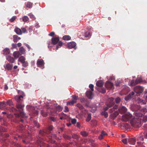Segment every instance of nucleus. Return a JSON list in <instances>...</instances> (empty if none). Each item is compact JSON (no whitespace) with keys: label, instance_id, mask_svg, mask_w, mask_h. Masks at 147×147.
I'll return each instance as SVG.
<instances>
[{"label":"nucleus","instance_id":"f257e3e1","mask_svg":"<svg viewBox=\"0 0 147 147\" xmlns=\"http://www.w3.org/2000/svg\"><path fill=\"white\" fill-rule=\"evenodd\" d=\"M78 99V96L73 95L72 96L71 100L70 101L67 102V105H73L74 103L76 102V100Z\"/></svg>","mask_w":147,"mask_h":147},{"label":"nucleus","instance_id":"f03ea898","mask_svg":"<svg viewBox=\"0 0 147 147\" xmlns=\"http://www.w3.org/2000/svg\"><path fill=\"white\" fill-rule=\"evenodd\" d=\"M78 34L80 36H83L87 37L90 35V33L88 32H85L84 29H82L79 32Z\"/></svg>","mask_w":147,"mask_h":147},{"label":"nucleus","instance_id":"7ed1b4c3","mask_svg":"<svg viewBox=\"0 0 147 147\" xmlns=\"http://www.w3.org/2000/svg\"><path fill=\"white\" fill-rule=\"evenodd\" d=\"M138 120L136 119H134L131 121V125L135 128H138L140 125V123L138 122Z\"/></svg>","mask_w":147,"mask_h":147},{"label":"nucleus","instance_id":"20e7f679","mask_svg":"<svg viewBox=\"0 0 147 147\" xmlns=\"http://www.w3.org/2000/svg\"><path fill=\"white\" fill-rule=\"evenodd\" d=\"M134 90L137 94L140 93L143 91L144 88L142 87L138 86L134 88Z\"/></svg>","mask_w":147,"mask_h":147},{"label":"nucleus","instance_id":"39448f33","mask_svg":"<svg viewBox=\"0 0 147 147\" xmlns=\"http://www.w3.org/2000/svg\"><path fill=\"white\" fill-rule=\"evenodd\" d=\"M44 62L42 59H38L37 62V65L38 67H42V69L44 68Z\"/></svg>","mask_w":147,"mask_h":147},{"label":"nucleus","instance_id":"423d86ee","mask_svg":"<svg viewBox=\"0 0 147 147\" xmlns=\"http://www.w3.org/2000/svg\"><path fill=\"white\" fill-rule=\"evenodd\" d=\"M67 47L69 49L74 48L75 49H76V43L74 41L71 42L67 43Z\"/></svg>","mask_w":147,"mask_h":147},{"label":"nucleus","instance_id":"0eeeda50","mask_svg":"<svg viewBox=\"0 0 147 147\" xmlns=\"http://www.w3.org/2000/svg\"><path fill=\"white\" fill-rule=\"evenodd\" d=\"M105 86L107 88H114L113 84L108 81L107 82L105 83Z\"/></svg>","mask_w":147,"mask_h":147},{"label":"nucleus","instance_id":"6e6552de","mask_svg":"<svg viewBox=\"0 0 147 147\" xmlns=\"http://www.w3.org/2000/svg\"><path fill=\"white\" fill-rule=\"evenodd\" d=\"M109 100L111 101V102H110L109 104L107 105V108L106 109L104 108V109L105 111L107 110L109 108L111 107L113 104L114 102H113L114 100V99L113 98H110L109 99Z\"/></svg>","mask_w":147,"mask_h":147},{"label":"nucleus","instance_id":"1a4fd4ad","mask_svg":"<svg viewBox=\"0 0 147 147\" xmlns=\"http://www.w3.org/2000/svg\"><path fill=\"white\" fill-rule=\"evenodd\" d=\"M13 65L12 64H11L9 63H7L4 65V67L6 69H7L8 70H11Z\"/></svg>","mask_w":147,"mask_h":147},{"label":"nucleus","instance_id":"9d476101","mask_svg":"<svg viewBox=\"0 0 147 147\" xmlns=\"http://www.w3.org/2000/svg\"><path fill=\"white\" fill-rule=\"evenodd\" d=\"M59 37L53 38L51 39L52 43L54 45H56L59 42Z\"/></svg>","mask_w":147,"mask_h":147},{"label":"nucleus","instance_id":"9b49d317","mask_svg":"<svg viewBox=\"0 0 147 147\" xmlns=\"http://www.w3.org/2000/svg\"><path fill=\"white\" fill-rule=\"evenodd\" d=\"M86 95L89 98H92L93 97V94L91 91L90 90L86 92Z\"/></svg>","mask_w":147,"mask_h":147},{"label":"nucleus","instance_id":"f8f14e48","mask_svg":"<svg viewBox=\"0 0 147 147\" xmlns=\"http://www.w3.org/2000/svg\"><path fill=\"white\" fill-rule=\"evenodd\" d=\"M23 98V96L21 95L16 96L15 97V99L17 102H19L22 100Z\"/></svg>","mask_w":147,"mask_h":147},{"label":"nucleus","instance_id":"ddd939ff","mask_svg":"<svg viewBox=\"0 0 147 147\" xmlns=\"http://www.w3.org/2000/svg\"><path fill=\"white\" fill-rule=\"evenodd\" d=\"M127 110V109L124 107H122L119 109V111L120 113L122 114L125 113Z\"/></svg>","mask_w":147,"mask_h":147},{"label":"nucleus","instance_id":"4468645a","mask_svg":"<svg viewBox=\"0 0 147 147\" xmlns=\"http://www.w3.org/2000/svg\"><path fill=\"white\" fill-rule=\"evenodd\" d=\"M6 59L9 62L11 63H13L14 61V58L10 56H8L7 57Z\"/></svg>","mask_w":147,"mask_h":147},{"label":"nucleus","instance_id":"2eb2a0df","mask_svg":"<svg viewBox=\"0 0 147 147\" xmlns=\"http://www.w3.org/2000/svg\"><path fill=\"white\" fill-rule=\"evenodd\" d=\"M14 31L18 35H20L22 34L21 30L18 27H16L14 29Z\"/></svg>","mask_w":147,"mask_h":147},{"label":"nucleus","instance_id":"dca6fc26","mask_svg":"<svg viewBox=\"0 0 147 147\" xmlns=\"http://www.w3.org/2000/svg\"><path fill=\"white\" fill-rule=\"evenodd\" d=\"M107 135V134L104 131H102L101 132V134L98 137L99 139L100 140L102 139L103 137Z\"/></svg>","mask_w":147,"mask_h":147},{"label":"nucleus","instance_id":"f3484780","mask_svg":"<svg viewBox=\"0 0 147 147\" xmlns=\"http://www.w3.org/2000/svg\"><path fill=\"white\" fill-rule=\"evenodd\" d=\"M20 55V53L18 51H15L13 53V56L15 58H18Z\"/></svg>","mask_w":147,"mask_h":147},{"label":"nucleus","instance_id":"a211bd4d","mask_svg":"<svg viewBox=\"0 0 147 147\" xmlns=\"http://www.w3.org/2000/svg\"><path fill=\"white\" fill-rule=\"evenodd\" d=\"M62 39L65 40H69L71 39V37L68 35H66L63 37Z\"/></svg>","mask_w":147,"mask_h":147},{"label":"nucleus","instance_id":"6ab92c4d","mask_svg":"<svg viewBox=\"0 0 147 147\" xmlns=\"http://www.w3.org/2000/svg\"><path fill=\"white\" fill-rule=\"evenodd\" d=\"M13 41L14 42H17L18 40L20 39V38L18 37V36L16 35H14L13 36Z\"/></svg>","mask_w":147,"mask_h":147},{"label":"nucleus","instance_id":"aec40b11","mask_svg":"<svg viewBox=\"0 0 147 147\" xmlns=\"http://www.w3.org/2000/svg\"><path fill=\"white\" fill-rule=\"evenodd\" d=\"M128 142L130 144L134 145L135 144V140L133 138H130L128 139Z\"/></svg>","mask_w":147,"mask_h":147},{"label":"nucleus","instance_id":"412c9836","mask_svg":"<svg viewBox=\"0 0 147 147\" xmlns=\"http://www.w3.org/2000/svg\"><path fill=\"white\" fill-rule=\"evenodd\" d=\"M33 3L30 2H28L26 4V6L27 7L29 8H31L32 6Z\"/></svg>","mask_w":147,"mask_h":147},{"label":"nucleus","instance_id":"4be33fe9","mask_svg":"<svg viewBox=\"0 0 147 147\" xmlns=\"http://www.w3.org/2000/svg\"><path fill=\"white\" fill-rule=\"evenodd\" d=\"M25 58L23 56H22L19 58L18 60L22 63L25 61Z\"/></svg>","mask_w":147,"mask_h":147},{"label":"nucleus","instance_id":"5701e85b","mask_svg":"<svg viewBox=\"0 0 147 147\" xmlns=\"http://www.w3.org/2000/svg\"><path fill=\"white\" fill-rule=\"evenodd\" d=\"M96 85L98 86L101 87L103 85V83L101 80L98 81L96 84Z\"/></svg>","mask_w":147,"mask_h":147},{"label":"nucleus","instance_id":"b1692460","mask_svg":"<svg viewBox=\"0 0 147 147\" xmlns=\"http://www.w3.org/2000/svg\"><path fill=\"white\" fill-rule=\"evenodd\" d=\"M134 94V92H132L127 97H126L125 98V99L126 100H128L131 98V96H133Z\"/></svg>","mask_w":147,"mask_h":147},{"label":"nucleus","instance_id":"393cba45","mask_svg":"<svg viewBox=\"0 0 147 147\" xmlns=\"http://www.w3.org/2000/svg\"><path fill=\"white\" fill-rule=\"evenodd\" d=\"M80 134L82 136L86 137L88 136V134L87 132L85 131H82L80 132Z\"/></svg>","mask_w":147,"mask_h":147},{"label":"nucleus","instance_id":"a878e982","mask_svg":"<svg viewBox=\"0 0 147 147\" xmlns=\"http://www.w3.org/2000/svg\"><path fill=\"white\" fill-rule=\"evenodd\" d=\"M19 50L20 52L23 54H24L25 53V50L22 47L20 48Z\"/></svg>","mask_w":147,"mask_h":147},{"label":"nucleus","instance_id":"bb28decb","mask_svg":"<svg viewBox=\"0 0 147 147\" xmlns=\"http://www.w3.org/2000/svg\"><path fill=\"white\" fill-rule=\"evenodd\" d=\"M24 105L20 103H18L16 105L17 108L18 109H22V108L24 107Z\"/></svg>","mask_w":147,"mask_h":147},{"label":"nucleus","instance_id":"cd10ccee","mask_svg":"<svg viewBox=\"0 0 147 147\" xmlns=\"http://www.w3.org/2000/svg\"><path fill=\"white\" fill-rule=\"evenodd\" d=\"M63 45V43L62 42L60 41L59 42L58 45L57 46L56 48V50H57L59 47H61Z\"/></svg>","mask_w":147,"mask_h":147},{"label":"nucleus","instance_id":"c85d7f7f","mask_svg":"<svg viewBox=\"0 0 147 147\" xmlns=\"http://www.w3.org/2000/svg\"><path fill=\"white\" fill-rule=\"evenodd\" d=\"M137 84V83L136 80L134 81V80H132L131 82L130 85L131 86H133L136 85Z\"/></svg>","mask_w":147,"mask_h":147},{"label":"nucleus","instance_id":"c756f323","mask_svg":"<svg viewBox=\"0 0 147 147\" xmlns=\"http://www.w3.org/2000/svg\"><path fill=\"white\" fill-rule=\"evenodd\" d=\"M28 19V17L26 16H24L22 18V20L24 22H27Z\"/></svg>","mask_w":147,"mask_h":147},{"label":"nucleus","instance_id":"7c9ffc66","mask_svg":"<svg viewBox=\"0 0 147 147\" xmlns=\"http://www.w3.org/2000/svg\"><path fill=\"white\" fill-rule=\"evenodd\" d=\"M142 80L141 78H137L136 80V81L137 83L138 84L142 82Z\"/></svg>","mask_w":147,"mask_h":147},{"label":"nucleus","instance_id":"2f4dec72","mask_svg":"<svg viewBox=\"0 0 147 147\" xmlns=\"http://www.w3.org/2000/svg\"><path fill=\"white\" fill-rule=\"evenodd\" d=\"M28 15L30 16V17L33 20L35 19L36 18L31 13H30L28 14Z\"/></svg>","mask_w":147,"mask_h":147},{"label":"nucleus","instance_id":"473e14b6","mask_svg":"<svg viewBox=\"0 0 147 147\" xmlns=\"http://www.w3.org/2000/svg\"><path fill=\"white\" fill-rule=\"evenodd\" d=\"M10 53V51L8 49H5L4 50V53L5 54H8Z\"/></svg>","mask_w":147,"mask_h":147},{"label":"nucleus","instance_id":"72a5a7b5","mask_svg":"<svg viewBox=\"0 0 147 147\" xmlns=\"http://www.w3.org/2000/svg\"><path fill=\"white\" fill-rule=\"evenodd\" d=\"M22 66L24 67H26L28 65V63L27 61H24L22 63Z\"/></svg>","mask_w":147,"mask_h":147},{"label":"nucleus","instance_id":"f704fd0d","mask_svg":"<svg viewBox=\"0 0 147 147\" xmlns=\"http://www.w3.org/2000/svg\"><path fill=\"white\" fill-rule=\"evenodd\" d=\"M102 115L104 116L105 118L108 117V114L107 112H102L101 113Z\"/></svg>","mask_w":147,"mask_h":147},{"label":"nucleus","instance_id":"c9c22d12","mask_svg":"<svg viewBox=\"0 0 147 147\" xmlns=\"http://www.w3.org/2000/svg\"><path fill=\"white\" fill-rule=\"evenodd\" d=\"M76 106L81 110L82 109H83V106L80 104H77Z\"/></svg>","mask_w":147,"mask_h":147},{"label":"nucleus","instance_id":"e433bc0d","mask_svg":"<svg viewBox=\"0 0 147 147\" xmlns=\"http://www.w3.org/2000/svg\"><path fill=\"white\" fill-rule=\"evenodd\" d=\"M91 115L88 114L86 118V121L88 122L91 119Z\"/></svg>","mask_w":147,"mask_h":147},{"label":"nucleus","instance_id":"4c0bfd02","mask_svg":"<svg viewBox=\"0 0 147 147\" xmlns=\"http://www.w3.org/2000/svg\"><path fill=\"white\" fill-rule=\"evenodd\" d=\"M16 16H13L9 20L10 22H13L16 19Z\"/></svg>","mask_w":147,"mask_h":147},{"label":"nucleus","instance_id":"58836bf2","mask_svg":"<svg viewBox=\"0 0 147 147\" xmlns=\"http://www.w3.org/2000/svg\"><path fill=\"white\" fill-rule=\"evenodd\" d=\"M115 102L116 103H119L121 101L120 98L119 97H117L115 99Z\"/></svg>","mask_w":147,"mask_h":147},{"label":"nucleus","instance_id":"ea45409f","mask_svg":"<svg viewBox=\"0 0 147 147\" xmlns=\"http://www.w3.org/2000/svg\"><path fill=\"white\" fill-rule=\"evenodd\" d=\"M5 103L4 102H1L0 103V107L1 108L3 107H5Z\"/></svg>","mask_w":147,"mask_h":147},{"label":"nucleus","instance_id":"a19ab883","mask_svg":"<svg viewBox=\"0 0 147 147\" xmlns=\"http://www.w3.org/2000/svg\"><path fill=\"white\" fill-rule=\"evenodd\" d=\"M76 120L75 119H72L71 120V122L73 124H75L76 123Z\"/></svg>","mask_w":147,"mask_h":147},{"label":"nucleus","instance_id":"79ce46f5","mask_svg":"<svg viewBox=\"0 0 147 147\" xmlns=\"http://www.w3.org/2000/svg\"><path fill=\"white\" fill-rule=\"evenodd\" d=\"M41 115L44 117H45L47 115V113L43 111H41Z\"/></svg>","mask_w":147,"mask_h":147},{"label":"nucleus","instance_id":"37998d69","mask_svg":"<svg viewBox=\"0 0 147 147\" xmlns=\"http://www.w3.org/2000/svg\"><path fill=\"white\" fill-rule=\"evenodd\" d=\"M89 87L90 88L92 91H93L94 90V86L92 84H90Z\"/></svg>","mask_w":147,"mask_h":147},{"label":"nucleus","instance_id":"c03bdc74","mask_svg":"<svg viewBox=\"0 0 147 147\" xmlns=\"http://www.w3.org/2000/svg\"><path fill=\"white\" fill-rule=\"evenodd\" d=\"M72 137L76 139H78L79 138V136L76 134H73L72 135Z\"/></svg>","mask_w":147,"mask_h":147},{"label":"nucleus","instance_id":"a18cd8bd","mask_svg":"<svg viewBox=\"0 0 147 147\" xmlns=\"http://www.w3.org/2000/svg\"><path fill=\"white\" fill-rule=\"evenodd\" d=\"M7 104L9 105H12V102L11 100H9L7 102Z\"/></svg>","mask_w":147,"mask_h":147},{"label":"nucleus","instance_id":"49530a36","mask_svg":"<svg viewBox=\"0 0 147 147\" xmlns=\"http://www.w3.org/2000/svg\"><path fill=\"white\" fill-rule=\"evenodd\" d=\"M122 142L125 144H127V140L126 139H125L122 140Z\"/></svg>","mask_w":147,"mask_h":147},{"label":"nucleus","instance_id":"de8ad7c7","mask_svg":"<svg viewBox=\"0 0 147 147\" xmlns=\"http://www.w3.org/2000/svg\"><path fill=\"white\" fill-rule=\"evenodd\" d=\"M144 140V138L142 136H140L138 138V140H141L143 141Z\"/></svg>","mask_w":147,"mask_h":147},{"label":"nucleus","instance_id":"09e8293b","mask_svg":"<svg viewBox=\"0 0 147 147\" xmlns=\"http://www.w3.org/2000/svg\"><path fill=\"white\" fill-rule=\"evenodd\" d=\"M96 110V108H93L90 110V111L93 113H94Z\"/></svg>","mask_w":147,"mask_h":147},{"label":"nucleus","instance_id":"8fccbe9b","mask_svg":"<svg viewBox=\"0 0 147 147\" xmlns=\"http://www.w3.org/2000/svg\"><path fill=\"white\" fill-rule=\"evenodd\" d=\"M22 33H25L26 31V29L25 28H22Z\"/></svg>","mask_w":147,"mask_h":147},{"label":"nucleus","instance_id":"3c124183","mask_svg":"<svg viewBox=\"0 0 147 147\" xmlns=\"http://www.w3.org/2000/svg\"><path fill=\"white\" fill-rule=\"evenodd\" d=\"M64 111L65 112H66L68 111V108L67 107H66V106L65 107V109H64Z\"/></svg>","mask_w":147,"mask_h":147},{"label":"nucleus","instance_id":"603ef678","mask_svg":"<svg viewBox=\"0 0 147 147\" xmlns=\"http://www.w3.org/2000/svg\"><path fill=\"white\" fill-rule=\"evenodd\" d=\"M100 92L103 93H104L106 92V90L104 89H102L100 91Z\"/></svg>","mask_w":147,"mask_h":147},{"label":"nucleus","instance_id":"864d4df0","mask_svg":"<svg viewBox=\"0 0 147 147\" xmlns=\"http://www.w3.org/2000/svg\"><path fill=\"white\" fill-rule=\"evenodd\" d=\"M55 34V33L53 32H51L49 34V35L50 36H53Z\"/></svg>","mask_w":147,"mask_h":147},{"label":"nucleus","instance_id":"5fc2aeb1","mask_svg":"<svg viewBox=\"0 0 147 147\" xmlns=\"http://www.w3.org/2000/svg\"><path fill=\"white\" fill-rule=\"evenodd\" d=\"M53 126H50L49 127V130L51 131L53 130Z\"/></svg>","mask_w":147,"mask_h":147},{"label":"nucleus","instance_id":"6e6d98bb","mask_svg":"<svg viewBox=\"0 0 147 147\" xmlns=\"http://www.w3.org/2000/svg\"><path fill=\"white\" fill-rule=\"evenodd\" d=\"M125 116L126 119H128L129 118L131 117V115H129L128 116H127V115H125Z\"/></svg>","mask_w":147,"mask_h":147},{"label":"nucleus","instance_id":"4d7b16f0","mask_svg":"<svg viewBox=\"0 0 147 147\" xmlns=\"http://www.w3.org/2000/svg\"><path fill=\"white\" fill-rule=\"evenodd\" d=\"M119 84H120L119 82L117 81V82H116V84H115V85L116 86H118L119 85Z\"/></svg>","mask_w":147,"mask_h":147},{"label":"nucleus","instance_id":"13d9d810","mask_svg":"<svg viewBox=\"0 0 147 147\" xmlns=\"http://www.w3.org/2000/svg\"><path fill=\"white\" fill-rule=\"evenodd\" d=\"M145 95L146 96V101L147 102V91H145Z\"/></svg>","mask_w":147,"mask_h":147},{"label":"nucleus","instance_id":"bf43d9fd","mask_svg":"<svg viewBox=\"0 0 147 147\" xmlns=\"http://www.w3.org/2000/svg\"><path fill=\"white\" fill-rule=\"evenodd\" d=\"M4 89L5 90H7L8 89V87L7 85H5L4 86Z\"/></svg>","mask_w":147,"mask_h":147},{"label":"nucleus","instance_id":"052dcab7","mask_svg":"<svg viewBox=\"0 0 147 147\" xmlns=\"http://www.w3.org/2000/svg\"><path fill=\"white\" fill-rule=\"evenodd\" d=\"M76 126L78 127H80V123L79 122H78L76 124Z\"/></svg>","mask_w":147,"mask_h":147},{"label":"nucleus","instance_id":"680f3d73","mask_svg":"<svg viewBox=\"0 0 147 147\" xmlns=\"http://www.w3.org/2000/svg\"><path fill=\"white\" fill-rule=\"evenodd\" d=\"M17 45L18 47H20L22 45V44L20 43H18L17 44Z\"/></svg>","mask_w":147,"mask_h":147},{"label":"nucleus","instance_id":"e2e57ef3","mask_svg":"<svg viewBox=\"0 0 147 147\" xmlns=\"http://www.w3.org/2000/svg\"><path fill=\"white\" fill-rule=\"evenodd\" d=\"M142 103H143L144 104H146V102L145 101H144L143 100H141V102Z\"/></svg>","mask_w":147,"mask_h":147},{"label":"nucleus","instance_id":"0e129e2a","mask_svg":"<svg viewBox=\"0 0 147 147\" xmlns=\"http://www.w3.org/2000/svg\"><path fill=\"white\" fill-rule=\"evenodd\" d=\"M26 46L29 49H30V47L28 45V44H26Z\"/></svg>","mask_w":147,"mask_h":147},{"label":"nucleus","instance_id":"69168bd1","mask_svg":"<svg viewBox=\"0 0 147 147\" xmlns=\"http://www.w3.org/2000/svg\"><path fill=\"white\" fill-rule=\"evenodd\" d=\"M18 67V66H17L15 65V66H14L13 68H14V69H17Z\"/></svg>","mask_w":147,"mask_h":147},{"label":"nucleus","instance_id":"338daca9","mask_svg":"<svg viewBox=\"0 0 147 147\" xmlns=\"http://www.w3.org/2000/svg\"><path fill=\"white\" fill-rule=\"evenodd\" d=\"M117 105H115L114 106L113 108L115 109H116L117 108Z\"/></svg>","mask_w":147,"mask_h":147},{"label":"nucleus","instance_id":"774afa93","mask_svg":"<svg viewBox=\"0 0 147 147\" xmlns=\"http://www.w3.org/2000/svg\"><path fill=\"white\" fill-rule=\"evenodd\" d=\"M145 135V138H147V133H146Z\"/></svg>","mask_w":147,"mask_h":147}]
</instances>
